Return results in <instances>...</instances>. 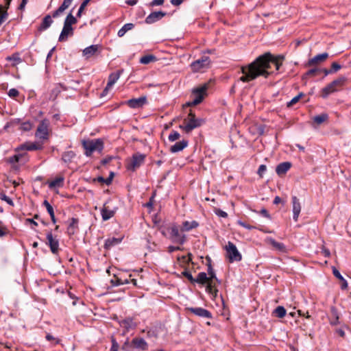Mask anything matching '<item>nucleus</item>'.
<instances>
[{"instance_id": "43", "label": "nucleus", "mask_w": 351, "mask_h": 351, "mask_svg": "<svg viewBox=\"0 0 351 351\" xmlns=\"http://www.w3.org/2000/svg\"><path fill=\"white\" fill-rule=\"evenodd\" d=\"M8 13L3 10V5H0V25L8 19Z\"/></svg>"}, {"instance_id": "41", "label": "nucleus", "mask_w": 351, "mask_h": 351, "mask_svg": "<svg viewBox=\"0 0 351 351\" xmlns=\"http://www.w3.org/2000/svg\"><path fill=\"white\" fill-rule=\"evenodd\" d=\"M274 313L277 317L282 318L286 315V310L282 306H278L274 311Z\"/></svg>"}, {"instance_id": "63", "label": "nucleus", "mask_w": 351, "mask_h": 351, "mask_svg": "<svg viewBox=\"0 0 351 351\" xmlns=\"http://www.w3.org/2000/svg\"><path fill=\"white\" fill-rule=\"evenodd\" d=\"M239 224L243 227H244L246 229H248V230H251L252 228H254L253 226L249 225V224H247L245 222H243V221H239Z\"/></svg>"}, {"instance_id": "20", "label": "nucleus", "mask_w": 351, "mask_h": 351, "mask_svg": "<svg viewBox=\"0 0 351 351\" xmlns=\"http://www.w3.org/2000/svg\"><path fill=\"white\" fill-rule=\"evenodd\" d=\"M132 344L134 348L141 350H147L148 349L147 343L143 338H134Z\"/></svg>"}, {"instance_id": "54", "label": "nucleus", "mask_w": 351, "mask_h": 351, "mask_svg": "<svg viewBox=\"0 0 351 351\" xmlns=\"http://www.w3.org/2000/svg\"><path fill=\"white\" fill-rule=\"evenodd\" d=\"M214 212L219 217H223V218H226L228 217L227 213H226L225 211H223L219 208H215Z\"/></svg>"}, {"instance_id": "55", "label": "nucleus", "mask_w": 351, "mask_h": 351, "mask_svg": "<svg viewBox=\"0 0 351 351\" xmlns=\"http://www.w3.org/2000/svg\"><path fill=\"white\" fill-rule=\"evenodd\" d=\"M112 347L110 350V351H118L119 346L118 343L116 341L114 338H112Z\"/></svg>"}, {"instance_id": "61", "label": "nucleus", "mask_w": 351, "mask_h": 351, "mask_svg": "<svg viewBox=\"0 0 351 351\" xmlns=\"http://www.w3.org/2000/svg\"><path fill=\"white\" fill-rule=\"evenodd\" d=\"M322 253L324 254L325 257H330V252L328 249L326 248L324 246L322 247Z\"/></svg>"}, {"instance_id": "29", "label": "nucleus", "mask_w": 351, "mask_h": 351, "mask_svg": "<svg viewBox=\"0 0 351 351\" xmlns=\"http://www.w3.org/2000/svg\"><path fill=\"white\" fill-rule=\"evenodd\" d=\"M53 23V20L51 19V16L50 15H47L44 17L43 19V21L38 27L39 31H44L49 28L51 25Z\"/></svg>"}, {"instance_id": "46", "label": "nucleus", "mask_w": 351, "mask_h": 351, "mask_svg": "<svg viewBox=\"0 0 351 351\" xmlns=\"http://www.w3.org/2000/svg\"><path fill=\"white\" fill-rule=\"evenodd\" d=\"M304 96V94L300 93V94H298V95H296L295 97H294L288 104H287V106L288 107H290V106H293L294 104H295L297 102H298V101L300 99L301 97H302Z\"/></svg>"}, {"instance_id": "19", "label": "nucleus", "mask_w": 351, "mask_h": 351, "mask_svg": "<svg viewBox=\"0 0 351 351\" xmlns=\"http://www.w3.org/2000/svg\"><path fill=\"white\" fill-rule=\"evenodd\" d=\"M73 34V28L71 26H67L64 24L62 30L59 36L58 40L60 42H64L67 40L68 36Z\"/></svg>"}, {"instance_id": "32", "label": "nucleus", "mask_w": 351, "mask_h": 351, "mask_svg": "<svg viewBox=\"0 0 351 351\" xmlns=\"http://www.w3.org/2000/svg\"><path fill=\"white\" fill-rule=\"evenodd\" d=\"M269 243L274 247L276 250L281 252H286V247L282 243H279L275 241L274 239H269Z\"/></svg>"}, {"instance_id": "26", "label": "nucleus", "mask_w": 351, "mask_h": 351, "mask_svg": "<svg viewBox=\"0 0 351 351\" xmlns=\"http://www.w3.org/2000/svg\"><path fill=\"white\" fill-rule=\"evenodd\" d=\"M198 226H199V223L196 221H185L182 224L181 231L188 232L192 229L196 228Z\"/></svg>"}, {"instance_id": "33", "label": "nucleus", "mask_w": 351, "mask_h": 351, "mask_svg": "<svg viewBox=\"0 0 351 351\" xmlns=\"http://www.w3.org/2000/svg\"><path fill=\"white\" fill-rule=\"evenodd\" d=\"M134 25L133 23H126L125 24L119 31L117 35L119 37H123L127 32L131 30L134 28Z\"/></svg>"}, {"instance_id": "62", "label": "nucleus", "mask_w": 351, "mask_h": 351, "mask_svg": "<svg viewBox=\"0 0 351 351\" xmlns=\"http://www.w3.org/2000/svg\"><path fill=\"white\" fill-rule=\"evenodd\" d=\"M112 156H107L105 158L102 159L101 161V163L103 165H107L108 163H109L112 160Z\"/></svg>"}, {"instance_id": "13", "label": "nucleus", "mask_w": 351, "mask_h": 351, "mask_svg": "<svg viewBox=\"0 0 351 351\" xmlns=\"http://www.w3.org/2000/svg\"><path fill=\"white\" fill-rule=\"evenodd\" d=\"M186 310L188 311H190L191 313H193L195 315H197L201 317L204 318H211L212 315L210 311L208 310L201 308V307H189L186 308Z\"/></svg>"}, {"instance_id": "38", "label": "nucleus", "mask_w": 351, "mask_h": 351, "mask_svg": "<svg viewBox=\"0 0 351 351\" xmlns=\"http://www.w3.org/2000/svg\"><path fill=\"white\" fill-rule=\"evenodd\" d=\"M42 148V146L37 143H30L29 145H23L21 147V149H25L29 151L38 150Z\"/></svg>"}, {"instance_id": "50", "label": "nucleus", "mask_w": 351, "mask_h": 351, "mask_svg": "<svg viewBox=\"0 0 351 351\" xmlns=\"http://www.w3.org/2000/svg\"><path fill=\"white\" fill-rule=\"evenodd\" d=\"M43 205L45 206V208L50 216L52 215H55L52 206L49 203V202L47 200H45L43 202Z\"/></svg>"}, {"instance_id": "47", "label": "nucleus", "mask_w": 351, "mask_h": 351, "mask_svg": "<svg viewBox=\"0 0 351 351\" xmlns=\"http://www.w3.org/2000/svg\"><path fill=\"white\" fill-rule=\"evenodd\" d=\"M208 275L210 279H214L215 281L217 280V278L210 263L208 265Z\"/></svg>"}, {"instance_id": "15", "label": "nucleus", "mask_w": 351, "mask_h": 351, "mask_svg": "<svg viewBox=\"0 0 351 351\" xmlns=\"http://www.w3.org/2000/svg\"><path fill=\"white\" fill-rule=\"evenodd\" d=\"M328 57V53H323L321 54H318L310 59L308 62L306 64V66H313L320 62H324Z\"/></svg>"}, {"instance_id": "48", "label": "nucleus", "mask_w": 351, "mask_h": 351, "mask_svg": "<svg viewBox=\"0 0 351 351\" xmlns=\"http://www.w3.org/2000/svg\"><path fill=\"white\" fill-rule=\"evenodd\" d=\"M180 137V134H179V132H178L176 131H173L169 135L168 138H169V141L173 142V141L179 139Z\"/></svg>"}, {"instance_id": "18", "label": "nucleus", "mask_w": 351, "mask_h": 351, "mask_svg": "<svg viewBox=\"0 0 351 351\" xmlns=\"http://www.w3.org/2000/svg\"><path fill=\"white\" fill-rule=\"evenodd\" d=\"M147 102L146 97L131 99L127 101L128 105L132 108L142 107Z\"/></svg>"}, {"instance_id": "45", "label": "nucleus", "mask_w": 351, "mask_h": 351, "mask_svg": "<svg viewBox=\"0 0 351 351\" xmlns=\"http://www.w3.org/2000/svg\"><path fill=\"white\" fill-rule=\"evenodd\" d=\"M32 123L30 121H25L21 123V130L23 131H29L32 128Z\"/></svg>"}, {"instance_id": "57", "label": "nucleus", "mask_w": 351, "mask_h": 351, "mask_svg": "<svg viewBox=\"0 0 351 351\" xmlns=\"http://www.w3.org/2000/svg\"><path fill=\"white\" fill-rule=\"evenodd\" d=\"M341 68V66L337 63V62H332L331 65V71L332 73H335L338 71Z\"/></svg>"}, {"instance_id": "17", "label": "nucleus", "mask_w": 351, "mask_h": 351, "mask_svg": "<svg viewBox=\"0 0 351 351\" xmlns=\"http://www.w3.org/2000/svg\"><path fill=\"white\" fill-rule=\"evenodd\" d=\"M293 220L298 221L301 211V204L298 198L295 196L292 197Z\"/></svg>"}, {"instance_id": "22", "label": "nucleus", "mask_w": 351, "mask_h": 351, "mask_svg": "<svg viewBox=\"0 0 351 351\" xmlns=\"http://www.w3.org/2000/svg\"><path fill=\"white\" fill-rule=\"evenodd\" d=\"M188 144L189 142L186 140H182L181 141L177 142L170 147V151L172 153H176L182 151L188 146Z\"/></svg>"}, {"instance_id": "31", "label": "nucleus", "mask_w": 351, "mask_h": 351, "mask_svg": "<svg viewBox=\"0 0 351 351\" xmlns=\"http://www.w3.org/2000/svg\"><path fill=\"white\" fill-rule=\"evenodd\" d=\"M78 228V219L72 218L67 228L68 233L71 235L75 233L76 230Z\"/></svg>"}, {"instance_id": "24", "label": "nucleus", "mask_w": 351, "mask_h": 351, "mask_svg": "<svg viewBox=\"0 0 351 351\" xmlns=\"http://www.w3.org/2000/svg\"><path fill=\"white\" fill-rule=\"evenodd\" d=\"M119 77H120V73L119 72L111 73L108 77V81L107 85L104 89V92L110 89L112 87V86L119 80Z\"/></svg>"}, {"instance_id": "2", "label": "nucleus", "mask_w": 351, "mask_h": 351, "mask_svg": "<svg viewBox=\"0 0 351 351\" xmlns=\"http://www.w3.org/2000/svg\"><path fill=\"white\" fill-rule=\"evenodd\" d=\"M204 122L203 119L196 118L195 113L190 110L187 117L184 119L183 124L180 125L179 128L185 133L189 134L193 130L200 127Z\"/></svg>"}, {"instance_id": "28", "label": "nucleus", "mask_w": 351, "mask_h": 351, "mask_svg": "<svg viewBox=\"0 0 351 351\" xmlns=\"http://www.w3.org/2000/svg\"><path fill=\"white\" fill-rule=\"evenodd\" d=\"M121 327L124 328L127 331L133 329L136 326L132 318H126L120 322Z\"/></svg>"}, {"instance_id": "25", "label": "nucleus", "mask_w": 351, "mask_h": 351, "mask_svg": "<svg viewBox=\"0 0 351 351\" xmlns=\"http://www.w3.org/2000/svg\"><path fill=\"white\" fill-rule=\"evenodd\" d=\"M73 0H64L62 5L53 12L52 16L56 18L67 9L71 4Z\"/></svg>"}, {"instance_id": "58", "label": "nucleus", "mask_w": 351, "mask_h": 351, "mask_svg": "<svg viewBox=\"0 0 351 351\" xmlns=\"http://www.w3.org/2000/svg\"><path fill=\"white\" fill-rule=\"evenodd\" d=\"M332 273H333L334 276L336 278H337L339 280H343L344 278L341 276L340 272L335 267L333 268Z\"/></svg>"}, {"instance_id": "34", "label": "nucleus", "mask_w": 351, "mask_h": 351, "mask_svg": "<svg viewBox=\"0 0 351 351\" xmlns=\"http://www.w3.org/2000/svg\"><path fill=\"white\" fill-rule=\"evenodd\" d=\"M63 182H64V178L63 177H58L49 182V187L51 189L56 188V187H61L63 185Z\"/></svg>"}, {"instance_id": "49", "label": "nucleus", "mask_w": 351, "mask_h": 351, "mask_svg": "<svg viewBox=\"0 0 351 351\" xmlns=\"http://www.w3.org/2000/svg\"><path fill=\"white\" fill-rule=\"evenodd\" d=\"M7 60L13 61V65H16L21 62V59L20 58L18 54H14L12 56H9L7 58Z\"/></svg>"}, {"instance_id": "39", "label": "nucleus", "mask_w": 351, "mask_h": 351, "mask_svg": "<svg viewBox=\"0 0 351 351\" xmlns=\"http://www.w3.org/2000/svg\"><path fill=\"white\" fill-rule=\"evenodd\" d=\"M77 21L76 18L73 16L71 13H69L66 17L64 24L66 25L67 26L72 27V25L77 23Z\"/></svg>"}, {"instance_id": "52", "label": "nucleus", "mask_w": 351, "mask_h": 351, "mask_svg": "<svg viewBox=\"0 0 351 351\" xmlns=\"http://www.w3.org/2000/svg\"><path fill=\"white\" fill-rule=\"evenodd\" d=\"M267 171V167L265 165H261L258 167V169L257 171V173L259 176L260 178H263L265 173Z\"/></svg>"}, {"instance_id": "1", "label": "nucleus", "mask_w": 351, "mask_h": 351, "mask_svg": "<svg viewBox=\"0 0 351 351\" xmlns=\"http://www.w3.org/2000/svg\"><path fill=\"white\" fill-rule=\"evenodd\" d=\"M285 59L284 56H275L269 52H267L258 56L254 61L247 66L241 67L243 75L240 80L243 82H249L256 79L259 76L267 77L269 74L271 65L274 64L276 69L279 70Z\"/></svg>"}, {"instance_id": "16", "label": "nucleus", "mask_w": 351, "mask_h": 351, "mask_svg": "<svg viewBox=\"0 0 351 351\" xmlns=\"http://www.w3.org/2000/svg\"><path fill=\"white\" fill-rule=\"evenodd\" d=\"M165 15H166V13L161 12V11L152 12L150 14H149L146 17L145 22L147 24L154 23L156 21H159L160 19H161Z\"/></svg>"}, {"instance_id": "56", "label": "nucleus", "mask_w": 351, "mask_h": 351, "mask_svg": "<svg viewBox=\"0 0 351 351\" xmlns=\"http://www.w3.org/2000/svg\"><path fill=\"white\" fill-rule=\"evenodd\" d=\"M8 94L9 97H16L19 95V92L16 88H11L8 91Z\"/></svg>"}, {"instance_id": "8", "label": "nucleus", "mask_w": 351, "mask_h": 351, "mask_svg": "<svg viewBox=\"0 0 351 351\" xmlns=\"http://www.w3.org/2000/svg\"><path fill=\"white\" fill-rule=\"evenodd\" d=\"M210 60L208 56H202L191 64V70L193 72H199L210 66Z\"/></svg>"}, {"instance_id": "3", "label": "nucleus", "mask_w": 351, "mask_h": 351, "mask_svg": "<svg viewBox=\"0 0 351 351\" xmlns=\"http://www.w3.org/2000/svg\"><path fill=\"white\" fill-rule=\"evenodd\" d=\"M82 146L85 149V155L90 156L93 152H101L104 149V142L101 139H92L82 141Z\"/></svg>"}, {"instance_id": "5", "label": "nucleus", "mask_w": 351, "mask_h": 351, "mask_svg": "<svg viewBox=\"0 0 351 351\" xmlns=\"http://www.w3.org/2000/svg\"><path fill=\"white\" fill-rule=\"evenodd\" d=\"M346 81V78L345 77H340L331 83L328 84L322 90V97L323 98H326L330 94L338 90L339 88L343 86Z\"/></svg>"}, {"instance_id": "35", "label": "nucleus", "mask_w": 351, "mask_h": 351, "mask_svg": "<svg viewBox=\"0 0 351 351\" xmlns=\"http://www.w3.org/2000/svg\"><path fill=\"white\" fill-rule=\"evenodd\" d=\"M121 242V239L117 238H110L105 241L104 247L106 249H110L112 246L119 244Z\"/></svg>"}, {"instance_id": "44", "label": "nucleus", "mask_w": 351, "mask_h": 351, "mask_svg": "<svg viewBox=\"0 0 351 351\" xmlns=\"http://www.w3.org/2000/svg\"><path fill=\"white\" fill-rule=\"evenodd\" d=\"M24 157H25V156L23 154H18L14 155L13 156L10 157L8 160L10 163L18 162L21 160V158H23Z\"/></svg>"}, {"instance_id": "9", "label": "nucleus", "mask_w": 351, "mask_h": 351, "mask_svg": "<svg viewBox=\"0 0 351 351\" xmlns=\"http://www.w3.org/2000/svg\"><path fill=\"white\" fill-rule=\"evenodd\" d=\"M145 158V154L139 153L134 154L132 158L127 164V169L128 170L135 171L144 162Z\"/></svg>"}, {"instance_id": "6", "label": "nucleus", "mask_w": 351, "mask_h": 351, "mask_svg": "<svg viewBox=\"0 0 351 351\" xmlns=\"http://www.w3.org/2000/svg\"><path fill=\"white\" fill-rule=\"evenodd\" d=\"M170 239L172 242L180 245H183L186 241V235L183 234L181 229L176 225H173L169 228Z\"/></svg>"}, {"instance_id": "40", "label": "nucleus", "mask_w": 351, "mask_h": 351, "mask_svg": "<svg viewBox=\"0 0 351 351\" xmlns=\"http://www.w3.org/2000/svg\"><path fill=\"white\" fill-rule=\"evenodd\" d=\"M328 119V114L326 113H323V114H321L314 117L313 121L317 124L320 125L322 123H324V121H326Z\"/></svg>"}, {"instance_id": "60", "label": "nucleus", "mask_w": 351, "mask_h": 351, "mask_svg": "<svg viewBox=\"0 0 351 351\" xmlns=\"http://www.w3.org/2000/svg\"><path fill=\"white\" fill-rule=\"evenodd\" d=\"M46 339L48 340V341H54V343L55 344H58L60 343V340L57 338H55L54 337H53L50 334H47L46 335Z\"/></svg>"}, {"instance_id": "10", "label": "nucleus", "mask_w": 351, "mask_h": 351, "mask_svg": "<svg viewBox=\"0 0 351 351\" xmlns=\"http://www.w3.org/2000/svg\"><path fill=\"white\" fill-rule=\"evenodd\" d=\"M49 121L43 119L40 123L36 132V136L40 139L45 140L48 138L49 134Z\"/></svg>"}, {"instance_id": "27", "label": "nucleus", "mask_w": 351, "mask_h": 351, "mask_svg": "<svg viewBox=\"0 0 351 351\" xmlns=\"http://www.w3.org/2000/svg\"><path fill=\"white\" fill-rule=\"evenodd\" d=\"M330 323L332 325H337L339 323V313L335 306L330 307Z\"/></svg>"}, {"instance_id": "23", "label": "nucleus", "mask_w": 351, "mask_h": 351, "mask_svg": "<svg viewBox=\"0 0 351 351\" xmlns=\"http://www.w3.org/2000/svg\"><path fill=\"white\" fill-rule=\"evenodd\" d=\"M291 164L289 162H284L277 165L276 172L278 175L285 174L291 168Z\"/></svg>"}, {"instance_id": "36", "label": "nucleus", "mask_w": 351, "mask_h": 351, "mask_svg": "<svg viewBox=\"0 0 351 351\" xmlns=\"http://www.w3.org/2000/svg\"><path fill=\"white\" fill-rule=\"evenodd\" d=\"M156 60V58L154 55H146L141 58L140 62L143 64H147Z\"/></svg>"}, {"instance_id": "11", "label": "nucleus", "mask_w": 351, "mask_h": 351, "mask_svg": "<svg viewBox=\"0 0 351 351\" xmlns=\"http://www.w3.org/2000/svg\"><path fill=\"white\" fill-rule=\"evenodd\" d=\"M220 283V281L217 278V280L214 279H210L206 284V291L212 295L213 298H215L217 296L218 289L217 285Z\"/></svg>"}, {"instance_id": "53", "label": "nucleus", "mask_w": 351, "mask_h": 351, "mask_svg": "<svg viewBox=\"0 0 351 351\" xmlns=\"http://www.w3.org/2000/svg\"><path fill=\"white\" fill-rule=\"evenodd\" d=\"M182 275L185 276L191 282L194 283L195 278H194L191 272L188 271H184Z\"/></svg>"}, {"instance_id": "42", "label": "nucleus", "mask_w": 351, "mask_h": 351, "mask_svg": "<svg viewBox=\"0 0 351 351\" xmlns=\"http://www.w3.org/2000/svg\"><path fill=\"white\" fill-rule=\"evenodd\" d=\"M322 70L317 68H313L310 70H308L304 75L303 79H306L308 77L311 76H315L317 75Z\"/></svg>"}, {"instance_id": "30", "label": "nucleus", "mask_w": 351, "mask_h": 351, "mask_svg": "<svg viewBox=\"0 0 351 351\" xmlns=\"http://www.w3.org/2000/svg\"><path fill=\"white\" fill-rule=\"evenodd\" d=\"M210 278L205 272H200L195 278V282L204 285L207 284Z\"/></svg>"}, {"instance_id": "59", "label": "nucleus", "mask_w": 351, "mask_h": 351, "mask_svg": "<svg viewBox=\"0 0 351 351\" xmlns=\"http://www.w3.org/2000/svg\"><path fill=\"white\" fill-rule=\"evenodd\" d=\"M8 233L7 228L3 226L2 224H0V237H3L5 235H6Z\"/></svg>"}, {"instance_id": "21", "label": "nucleus", "mask_w": 351, "mask_h": 351, "mask_svg": "<svg viewBox=\"0 0 351 351\" xmlns=\"http://www.w3.org/2000/svg\"><path fill=\"white\" fill-rule=\"evenodd\" d=\"M101 214L102 219L104 221H107L114 215L115 211L110 209L109 207L107 206L105 204L101 210Z\"/></svg>"}, {"instance_id": "14", "label": "nucleus", "mask_w": 351, "mask_h": 351, "mask_svg": "<svg viewBox=\"0 0 351 351\" xmlns=\"http://www.w3.org/2000/svg\"><path fill=\"white\" fill-rule=\"evenodd\" d=\"M47 243L50 247L51 251L53 254H58L59 250V242L57 239H54L51 232L47 234Z\"/></svg>"}, {"instance_id": "4", "label": "nucleus", "mask_w": 351, "mask_h": 351, "mask_svg": "<svg viewBox=\"0 0 351 351\" xmlns=\"http://www.w3.org/2000/svg\"><path fill=\"white\" fill-rule=\"evenodd\" d=\"M208 88V84H204L203 85L193 89L191 93V97L193 98V101H189L186 104L187 106H194L200 104L204 97L206 95V91Z\"/></svg>"}, {"instance_id": "7", "label": "nucleus", "mask_w": 351, "mask_h": 351, "mask_svg": "<svg viewBox=\"0 0 351 351\" xmlns=\"http://www.w3.org/2000/svg\"><path fill=\"white\" fill-rule=\"evenodd\" d=\"M226 250L230 262L240 261L241 260L242 256L233 243L229 241L226 246Z\"/></svg>"}, {"instance_id": "12", "label": "nucleus", "mask_w": 351, "mask_h": 351, "mask_svg": "<svg viewBox=\"0 0 351 351\" xmlns=\"http://www.w3.org/2000/svg\"><path fill=\"white\" fill-rule=\"evenodd\" d=\"M102 47L99 45H92L86 47L82 51V54L86 58H90L95 56L97 52H100Z\"/></svg>"}, {"instance_id": "37", "label": "nucleus", "mask_w": 351, "mask_h": 351, "mask_svg": "<svg viewBox=\"0 0 351 351\" xmlns=\"http://www.w3.org/2000/svg\"><path fill=\"white\" fill-rule=\"evenodd\" d=\"M75 156V154L73 151H68L63 153L62 159L64 162H70Z\"/></svg>"}, {"instance_id": "51", "label": "nucleus", "mask_w": 351, "mask_h": 351, "mask_svg": "<svg viewBox=\"0 0 351 351\" xmlns=\"http://www.w3.org/2000/svg\"><path fill=\"white\" fill-rule=\"evenodd\" d=\"M89 1H90V0H84L82 3V4L80 5V8L78 10V12L77 13V16H78V17L81 16L82 12L85 9V8L86 7V5H88Z\"/></svg>"}, {"instance_id": "64", "label": "nucleus", "mask_w": 351, "mask_h": 351, "mask_svg": "<svg viewBox=\"0 0 351 351\" xmlns=\"http://www.w3.org/2000/svg\"><path fill=\"white\" fill-rule=\"evenodd\" d=\"M165 0H153L151 3L152 5H162L164 3Z\"/></svg>"}]
</instances>
